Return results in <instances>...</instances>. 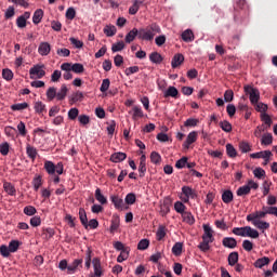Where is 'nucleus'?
Here are the masks:
<instances>
[{"label": "nucleus", "instance_id": "6e6552de", "mask_svg": "<svg viewBox=\"0 0 277 277\" xmlns=\"http://www.w3.org/2000/svg\"><path fill=\"white\" fill-rule=\"evenodd\" d=\"M267 215L265 214V212L262 211H255L251 214L247 215V222H259L261 220H264V217H266Z\"/></svg>", "mask_w": 277, "mask_h": 277}, {"label": "nucleus", "instance_id": "412c9836", "mask_svg": "<svg viewBox=\"0 0 277 277\" xmlns=\"http://www.w3.org/2000/svg\"><path fill=\"white\" fill-rule=\"evenodd\" d=\"M124 159H127V155L122 151L115 153L110 156L113 163H120V161H124Z\"/></svg>", "mask_w": 277, "mask_h": 277}, {"label": "nucleus", "instance_id": "de8ad7c7", "mask_svg": "<svg viewBox=\"0 0 277 277\" xmlns=\"http://www.w3.org/2000/svg\"><path fill=\"white\" fill-rule=\"evenodd\" d=\"M3 188L6 192V194H9V196H14L16 194V188H14V185H12V183L5 182L3 184Z\"/></svg>", "mask_w": 277, "mask_h": 277}, {"label": "nucleus", "instance_id": "f03ea898", "mask_svg": "<svg viewBox=\"0 0 277 277\" xmlns=\"http://www.w3.org/2000/svg\"><path fill=\"white\" fill-rule=\"evenodd\" d=\"M43 168L50 176H54L55 172L58 175L64 174V163L58 162L56 166L51 160H45Z\"/></svg>", "mask_w": 277, "mask_h": 277}, {"label": "nucleus", "instance_id": "13d9d810", "mask_svg": "<svg viewBox=\"0 0 277 277\" xmlns=\"http://www.w3.org/2000/svg\"><path fill=\"white\" fill-rule=\"evenodd\" d=\"M220 127L225 133H230V131H233V126L228 121H221Z\"/></svg>", "mask_w": 277, "mask_h": 277}, {"label": "nucleus", "instance_id": "b1692460", "mask_svg": "<svg viewBox=\"0 0 277 277\" xmlns=\"http://www.w3.org/2000/svg\"><path fill=\"white\" fill-rule=\"evenodd\" d=\"M269 263V258L267 256H263V258H260L258 259L255 262H254V267H256L258 269H263V267H265V265H267Z\"/></svg>", "mask_w": 277, "mask_h": 277}, {"label": "nucleus", "instance_id": "c756f323", "mask_svg": "<svg viewBox=\"0 0 277 277\" xmlns=\"http://www.w3.org/2000/svg\"><path fill=\"white\" fill-rule=\"evenodd\" d=\"M118 29L114 25H106L104 27V34L107 38H113L115 34H117Z\"/></svg>", "mask_w": 277, "mask_h": 277}, {"label": "nucleus", "instance_id": "473e14b6", "mask_svg": "<svg viewBox=\"0 0 277 277\" xmlns=\"http://www.w3.org/2000/svg\"><path fill=\"white\" fill-rule=\"evenodd\" d=\"M132 119L137 120V118H144V110H142V107L140 106H134L132 108Z\"/></svg>", "mask_w": 277, "mask_h": 277}, {"label": "nucleus", "instance_id": "ddd939ff", "mask_svg": "<svg viewBox=\"0 0 277 277\" xmlns=\"http://www.w3.org/2000/svg\"><path fill=\"white\" fill-rule=\"evenodd\" d=\"M184 62H185V56L181 53H177L173 56L171 61V66L172 68H179V66H181V64H183Z\"/></svg>", "mask_w": 277, "mask_h": 277}, {"label": "nucleus", "instance_id": "f257e3e1", "mask_svg": "<svg viewBox=\"0 0 277 277\" xmlns=\"http://www.w3.org/2000/svg\"><path fill=\"white\" fill-rule=\"evenodd\" d=\"M157 34H161V27L154 23L146 28H141L138 30V39L150 42L155 39V36H157Z\"/></svg>", "mask_w": 277, "mask_h": 277}, {"label": "nucleus", "instance_id": "a18cd8bd", "mask_svg": "<svg viewBox=\"0 0 277 277\" xmlns=\"http://www.w3.org/2000/svg\"><path fill=\"white\" fill-rule=\"evenodd\" d=\"M172 252L175 256H181V254H183V243L182 242H176L173 247H172Z\"/></svg>", "mask_w": 277, "mask_h": 277}, {"label": "nucleus", "instance_id": "c85d7f7f", "mask_svg": "<svg viewBox=\"0 0 277 277\" xmlns=\"http://www.w3.org/2000/svg\"><path fill=\"white\" fill-rule=\"evenodd\" d=\"M273 142H274V136L272 135V133L263 134L262 140H261L262 146H269V145H272Z\"/></svg>", "mask_w": 277, "mask_h": 277}, {"label": "nucleus", "instance_id": "39448f33", "mask_svg": "<svg viewBox=\"0 0 277 277\" xmlns=\"http://www.w3.org/2000/svg\"><path fill=\"white\" fill-rule=\"evenodd\" d=\"M93 269L94 272L89 275V277H103L105 274V271L103 269V266L101 265V259L94 258L92 260Z\"/></svg>", "mask_w": 277, "mask_h": 277}, {"label": "nucleus", "instance_id": "49530a36", "mask_svg": "<svg viewBox=\"0 0 277 277\" xmlns=\"http://www.w3.org/2000/svg\"><path fill=\"white\" fill-rule=\"evenodd\" d=\"M118 228H120V217L115 216V217L111 220L110 233H116V230H118Z\"/></svg>", "mask_w": 277, "mask_h": 277}, {"label": "nucleus", "instance_id": "09e8293b", "mask_svg": "<svg viewBox=\"0 0 277 277\" xmlns=\"http://www.w3.org/2000/svg\"><path fill=\"white\" fill-rule=\"evenodd\" d=\"M124 47H127V45L124 44V41H119V42L114 43V44L111 45V51H113V53H118V52H120V51H123Z\"/></svg>", "mask_w": 277, "mask_h": 277}, {"label": "nucleus", "instance_id": "c9c22d12", "mask_svg": "<svg viewBox=\"0 0 277 277\" xmlns=\"http://www.w3.org/2000/svg\"><path fill=\"white\" fill-rule=\"evenodd\" d=\"M48 101H54L57 98V89L55 87H50L47 91Z\"/></svg>", "mask_w": 277, "mask_h": 277}, {"label": "nucleus", "instance_id": "bf43d9fd", "mask_svg": "<svg viewBox=\"0 0 277 277\" xmlns=\"http://www.w3.org/2000/svg\"><path fill=\"white\" fill-rule=\"evenodd\" d=\"M79 101H83V93L80 91H77L71 95L70 103H79Z\"/></svg>", "mask_w": 277, "mask_h": 277}, {"label": "nucleus", "instance_id": "5fc2aeb1", "mask_svg": "<svg viewBox=\"0 0 277 277\" xmlns=\"http://www.w3.org/2000/svg\"><path fill=\"white\" fill-rule=\"evenodd\" d=\"M128 259H129V249H124L118 255L117 263H123V261H127Z\"/></svg>", "mask_w": 277, "mask_h": 277}, {"label": "nucleus", "instance_id": "864d4df0", "mask_svg": "<svg viewBox=\"0 0 277 277\" xmlns=\"http://www.w3.org/2000/svg\"><path fill=\"white\" fill-rule=\"evenodd\" d=\"M32 185H34L35 192H38V189H40V187H42V176L38 175V176L34 177Z\"/></svg>", "mask_w": 277, "mask_h": 277}, {"label": "nucleus", "instance_id": "338daca9", "mask_svg": "<svg viewBox=\"0 0 277 277\" xmlns=\"http://www.w3.org/2000/svg\"><path fill=\"white\" fill-rule=\"evenodd\" d=\"M150 241L148 239H142L137 245V250H148Z\"/></svg>", "mask_w": 277, "mask_h": 277}, {"label": "nucleus", "instance_id": "6ab92c4d", "mask_svg": "<svg viewBox=\"0 0 277 277\" xmlns=\"http://www.w3.org/2000/svg\"><path fill=\"white\" fill-rule=\"evenodd\" d=\"M26 154L31 159V161H36V157H38V149L36 147L27 144L26 145Z\"/></svg>", "mask_w": 277, "mask_h": 277}, {"label": "nucleus", "instance_id": "680f3d73", "mask_svg": "<svg viewBox=\"0 0 277 277\" xmlns=\"http://www.w3.org/2000/svg\"><path fill=\"white\" fill-rule=\"evenodd\" d=\"M253 175L255 176V179H265V171L263 170V168L258 167L255 168V170H253Z\"/></svg>", "mask_w": 277, "mask_h": 277}, {"label": "nucleus", "instance_id": "603ef678", "mask_svg": "<svg viewBox=\"0 0 277 277\" xmlns=\"http://www.w3.org/2000/svg\"><path fill=\"white\" fill-rule=\"evenodd\" d=\"M246 229H247V226H245V227H234L232 233L234 235H237L238 237H246Z\"/></svg>", "mask_w": 277, "mask_h": 277}, {"label": "nucleus", "instance_id": "a211bd4d", "mask_svg": "<svg viewBox=\"0 0 277 277\" xmlns=\"http://www.w3.org/2000/svg\"><path fill=\"white\" fill-rule=\"evenodd\" d=\"M251 224H253L255 228H259V230H262V233L269 228V223L266 221H251Z\"/></svg>", "mask_w": 277, "mask_h": 277}, {"label": "nucleus", "instance_id": "a19ab883", "mask_svg": "<svg viewBox=\"0 0 277 277\" xmlns=\"http://www.w3.org/2000/svg\"><path fill=\"white\" fill-rule=\"evenodd\" d=\"M226 153L230 159H235V157H237V149H235V146H233L230 143L226 145Z\"/></svg>", "mask_w": 277, "mask_h": 277}, {"label": "nucleus", "instance_id": "bb28decb", "mask_svg": "<svg viewBox=\"0 0 277 277\" xmlns=\"http://www.w3.org/2000/svg\"><path fill=\"white\" fill-rule=\"evenodd\" d=\"M79 220L84 228L88 229V213H85V209H79Z\"/></svg>", "mask_w": 277, "mask_h": 277}, {"label": "nucleus", "instance_id": "69168bd1", "mask_svg": "<svg viewBox=\"0 0 277 277\" xmlns=\"http://www.w3.org/2000/svg\"><path fill=\"white\" fill-rule=\"evenodd\" d=\"M253 106L258 111H260V114H265V111H267V104L258 102L256 104H253Z\"/></svg>", "mask_w": 277, "mask_h": 277}, {"label": "nucleus", "instance_id": "2f4dec72", "mask_svg": "<svg viewBox=\"0 0 277 277\" xmlns=\"http://www.w3.org/2000/svg\"><path fill=\"white\" fill-rule=\"evenodd\" d=\"M234 195L233 190H224L222 194V200L225 205H230V201L233 200Z\"/></svg>", "mask_w": 277, "mask_h": 277}, {"label": "nucleus", "instance_id": "ea45409f", "mask_svg": "<svg viewBox=\"0 0 277 277\" xmlns=\"http://www.w3.org/2000/svg\"><path fill=\"white\" fill-rule=\"evenodd\" d=\"M27 107H29L27 102L11 105L12 111H23V109H27Z\"/></svg>", "mask_w": 277, "mask_h": 277}, {"label": "nucleus", "instance_id": "f3484780", "mask_svg": "<svg viewBox=\"0 0 277 277\" xmlns=\"http://www.w3.org/2000/svg\"><path fill=\"white\" fill-rule=\"evenodd\" d=\"M272 151L271 150H263V151H258L250 154L251 159H267V157H272Z\"/></svg>", "mask_w": 277, "mask_h": 277}, {"label": "nucleus", "instance_id": "cd10ccee", "mask_svg": "<svg viewBox=\"0 0 277 277\" xmlns=\"http://www.w3.org/2000/svg\"><path fill=\"white\" fill-rule=\"evenodd\" d=\"M95 199L100 205H107V197L101 192V188L95 189Z\"/></svg>", "mask_w": 277, "mask_h": 277}, {"label": "nucleus", "instance_id": "9d476101", "mask_svg": "<svg viewBox=\"0 0 277 277\" xmlns=\"http://www.w3.org/2000/svg\"><path fill=\"white\" fill-rule=\"evenodd\" d=\"M196 140H198V132H196V131L190 132L187 135L186 141L183 144V147L186 150L189 149V146H192V144H194L196 142Z\"/></svg>", "mask_w": 277, "mask_h": 277}, {"label": "nucleus", "instance_id": "72a5a7b5", "mask_svg": "<svg viewBox=\"0 0 277 277\" xmlns=\"http://www.w3.org/2000/svg\"><path fill=\"white\" fill-rule=\"evenodd\" d=\"M169 96L176 98V96H179V90L175 87H169L164 92V98H168Z\"/></svg>", "mask_w": 277, "mask_h": 277}, {"label": "nucleus", "instance_id": "0eeeda50", "mask_svg": "<svg viewBox=\"0 0 277 277\" xmlns=\"http://www.w3.org/2000/svg\"><path fill=\"white\" fill-rule=\"evenodd\" d=\"M203 235H202V241H211L213 243L214 238H213V229L211 226L203 224Z\"/></svg>", "mask_w": 277, "mask_h": 277}, {"label": "nucleus", "instance_id": "4468645a", "mask_svg": "<svg viewBox=\"0 0 277 277\" xmlns=\"http://www.w3.org/2000/svg\"><path fill=\"white\" fill-rule=\"evenodd\" d=\"M110 200L115 207V209H118L120 211H122V209H124V200H122V198H120L119 196H111Z\"/></svg>", "mask_w": 277, "mask_h": 277}, {"label": "nucleus", "instance_id": "423d86ee", "mask_svg": "<svg viewBox=\"0 0 277 277\" xmlns=\"http://www.w3.org/2000/svg\"><path fill=\"white\" fill-rule=\"evenodd\" d=\"M182 194L184 195V197H182V202H185V203L189 202V198L194 200L198 196L196 195V190H194L189 186H183Z\"/></svg>", "mask_w": 277, "mask_h": 277}, {"label": "nucleus", "instance_id": "e2e57ef3", "mask_svg": "<svg viewBox=\"0 0 277 277\" xmlns=\"http://www.w3.org/2000/svg\"><path fill=\"white\" fill-rule=\"evenodd\" d=\"M45 110H47V105H44L42 102L35 103V111L37 114H42Z\"/></svg>", "mask_w": 277, "mask_h": 277}, {"label": "nucleus", "instance_id": "c03bdc74", "mask_svg": "<svg viewBox=\"0 0 277 277\" xmlns=\"http://www.w3.org/2000/svg\"><path fill=\"white\" fill-rule=\"evenodd\" d=\"M18 248H21V241H18V240H11L9 242V250H10V252H12V253L18 252Z\"/></svg>", "mask_w": 277, "mask_h": 277}, {"label": "nucleus", "instance_id": "79ce46f5", "mask_svg": "<svg viewBox=\"0 0 277 277\" xmlns=\"http://www.w3.org/2000/svg\"><path fill=\"white\" fill-rule=\"evenodd\" d=\"M71 71L76 75H81V72H85V67H83V64L81 63H76L72 64Z\"/></svg>", "mask_w": 277, "mask_h": 277}, {"label": "nucleus", "instance_id": "3c124183", "mask_svg": "<svg viewBox=\"0 0 277 277\" xmlns=\"http://www.w3.org/2000/svg\"><path fill=\"white\" fill-rule=\"evenodd\" d=\"M237 196H248V194H250V186L245 185V186H240L237 192H236Z\"/></svg>", "mask_w": 277, "mask_h": 277}, {"label": "nucleus", "instance_id": "4d7b16f0", "mask_svg": "<svg viewBox=\"0 0 277 277\" xmlns=\"http://www.w3.org/2000/svg\"><path fill=\"white\" fill-rule=\"evenodd\" d=\"M2 77L5 79V81H12L14 79V72H12L11 69H3L2 70Z\"/></svg>", "mask_w": 277, "mask_h": 277}, {"label": "nucleus", "instance_id": "7ed1b4c3", "mask_svg": "<svg viewBox=\"0 0 277 277\" xmlns=\"http://www.w3.org/2000/svg\"><path fill=\"white\" fill-rule=\"evenodd\" d=\"M246 94H249V101L251 105H256L261 98V93L259 89L252 88L250 85H245Z\"/></svg>", "mask_w": 277, "mask_h": 277}, {"label": "nucleus", "instance_id": "4be33fe9", "mask_svg": "<svg viewBox=\"0 0 277 277\" xmlns=\"http://www.w3.org/2000/svg\"><path fill=\"white\" fill-rule=\"evenodd\" d=\"M138 173L141 177H144L146 174V156L142 155L140 158Z\"/></svg>", "mask_w": 277, "mask_h": 277}, {"label": "nucleus", "instance_id": "f8f14e48", "mask_svg": "<svg viewBox=\"0 0 277 277\" xmlns=\"http://www.w3.org/2000/svg\"><path fill=\"white\" fill-rule=\"evenodd\" d=\"M39 55L47 56L51 53V44L49 42H41L38 48Z\"/></svg>", "mask_w": 277, "mask_h": 277}, {"label": "nucleus", "instance_id": "20e7f679", "mask_svg": "<svg viewBox=\"0 0 277 277\" xmlns=\"http://www.w3.org/2000/svg\"><path fill=\"white\" fill-rule=\"evenodd\" d=\"M47 75L44 64H37L29 69L30 79H42Z\"/></svg>", "mask_w": 277, "mask_h": 277}, {"label": "nucleus", "instance_id": "774afa93", "mask_svg": "<svg viewBox=\"0 0 277 277\" xmlns=\"http://www.w3.org/2000/svg\"><path fill=\"white\" fill-rule=\"evenodd\" d=\"M126 205H135V200H136V197H135V194L133 193H129L127 196H126Z\"/></svg>", "mask_w": 277, "mask_h": 277}, {"label": "nucleus", "instance_id": "e433bc0d", "mask_svg": "<svg viewBox=\"0 0 277 277\" xmlns=\"http://www.w3.org/2000/svg\"><path fill=\"white\" fill-rule=\"evenodd\" d=\"M246 237H250L251 239H259V230H256L250 226H247Z\"/></svg>", "mask_w": 277, "mask_h": 277}, {"label": "nucleus", "instance_id": "5701e85b", "mask_svg": "<svg viewBox=\"0 0 277 277\" xmlns=\"http://www.w3.org/2000/svg\"><path fill=\"white\" fill-rule=\"evenodd\" d=\"M194 31L192 29H186L182 32V40L184 42H194L195 40Z\"/></svg>", "mask_w": 277, "mask_h": 277}, {"label": "nucleus", "instance_id": "7c9ffc66", "mask_svg": "<svg viewBox=\"0 0 277 277\" xmlns=\"http://www.w3.org/2000/svg\"><path fill=\"white\" fill-rule=\"evenodd\" d=\"M149 61L153 64H161L163 62V56H161L159 52H153L151 54H149Z\"/></svg>", "mask_w": 277, "mask_h": 277}, {"label": "nucleus", "instance_id": "0e129e2a", "mask_svg": "<svg viewBox=\"0 0 277 277\" xmlns=\"http://www.w3.org/2000/svg\"><path fill=\"white\" fill-rule=\"evenodd\" d=\"M24 213L25 215L31 216V215H36V213H38V210H36V207L34 206H26L24 208Z\"/></svg>", "mask_w": 277, "mask_h": 277}, {"label": "nucleus", "instance_id": "393cba45", "mask_svg": "<svg viewBox=\"0 0 277 277\" xmlns=\"http://www.w3.org/2000/svg\"><path fill=\"white\" fill-rule=\"evenodd\" d=\"M68 94V87L62 84L61 90L56 92V101H64Z\"/></svg>", "mask_w": 277, "mask_h": 277}, {"label": "nucleus", "instance_id": "58836bf2", "mask_svg": "<svg viewBox=\"0 0 277 277\" xmlns=\"http://www.w3.org/2000/svg\"><path fill=\"white\" fill-rule=\"evenodd\" d=\"M262 211L265 215H275L277 217V207L263 206Z\"/></svg>", "mask_w": 277, "mask_h": 277}, {"label": "nucleus", "instance_id": "dca6fc26", "mask_svg": "<svg viewBox=\"0 0 277 277\" xmlns=\"http://www.w3.org/2000/svg\"><path fill=\"white\" fill-rule=\"evenodd\" d=\"M43 17H44V11L42 9L36 10L32 15L34 25H40V23H42Z\"/></svg>", "mask_w": 277, "mask_h": 277}, {"label": "nucleus", "instance_id": "1a4fd4ad", "mask_svg": "<svg viewBox=\"0 0 277 277\" xmlns=\"http://www.w3.org/2000/svg\"><path fill=\"white\" fill-rule=\"evenodd\" d=\"M79 267H83V259H76L67 267V274H75Z\"/></svg>", "mask_w": 277, "mask_h": 277}, {"label": "nucleus", "instance_id": "9b49d317", "mask_svg": "<svg viewBox=\"0 0 277 277\" xmlns=\"http://www.w3.org/2000/svg\"><path fill=\"white\" fill-rule=\"evenodd\" d=\"M222 245L224 248H229V250H235L237 248V239L233 237H225L222 240Z\"/></svg>", "mask_w": 277, "mask_h": 277}, {"label": "nucleus", "instance_id": "a878e982", "mask_svg": "<svg viewBox=\"0 0 277 277\" xmlns=\"http://www.w3.org/2000/svg\"><path fill=\"white\" fill-rule=\"evenodd\" d=\"M227 261H228V265H230V267L237 265V263L239 262V253L236 251L229 253Z\"/></svg>", "mask_w": 277, "mask_h": 277}, {"label": "nucleus", "instance_id": "8fccbe9b", "mask_svg": "<svg viewBox=\"0 0 277 277\" xmlns=\"http://www.w3.org/2000/svg\"><path fill=\"white\" fill-rule=\"evenodd\" d=\"M239 150H241V153H250V150H252V146L250 143L242 141L239 143Z\"/></svg>", "mask_w": 277, "mask_h": 277}, {"label": "nucleus", "instance_id": "2eb2a0df", "mask_svg": "<svg viewBox=\"0 0 277 277\" xmlns=\"http://www.w3.org/2000/svg\"><path fill=\"white\" fill-rule=\"evenodd\" d=\"M182 220L189 226H194V224H196V217H194V214H192L189 211H186L182 214Z\"/></svg>", "mask_w": 277, "mask_h": 277}, {"label": "nucleus", "instance_id": "aec40b11", "mask_svg": "<svg viewBox=\"0 0 277 277\" xmlns=\"http://www.w3.org/2000/svg\"><path fill=\"white\" fill-rule=\"evenodd\" d=\"M137 36L140 37V30H137V28H133L132 30H130L127 36H126V42L128 44H131V42H133V40H135V38H137Z\"/></svg>", "mask_w": 277, "mask_h": 277}, {"label": "nucleus", "instance_id": "4c0bfd02", "mask_svg": "<svg viewBox=\"0 0 277 277\" xmlns=\"http://www.w3.org/2000/svg\"><path fill=\"white\" fill-rule=\"evenodd\" d=\"M174 209H175L176 213H180L181 215H183V213L187 212V211H185L187 209V206L185 203H183L182 201H176L174 203Z\"/></svg>", "mask_w": 277, "mask_h": 277}, {"label": "nucleus", "instance_id": "37998d69", "mask_svg": "<svg viewBox=\"0 0 277 277\" xmlns=\"http://www.w3.org/2000/svg\"><path fill=\"white\" fill-rule=\"evenodd\" d=\"M209 243H212L211 240H202V242L198 245V249L201 252H209L211 250V246H209Z\"/></svg>", "mask_w": 277, "mask_h": 277}, {"label": "nucleus", "instance_id": "6e6d98bb", "mask_svg": "<svg viewBox=\"0 0 277 277\" xmlns=\"http://www.w3.org/2000/svg\"><path fill=\"white\" fill-rule=\"evenodd\" d=\"M261 120L265 123L264 127H267V129L272 127V117H269V115H267L266 113H262Z\"/></svg>", "mask_w": 277, "mask_h": 277}, {"label": "nucleus", "instance_id": "f704fd0d", "mask_svg": "<svg viewBox=\"0 0 277 277\" xmlns=\"http://www.w3.org/2000/svg\"><path fill=\"white\" fill-rule=\"evenodd\" d=\"M142 1L138 0H134L133 5L130 6L129 9V14H131L132 16H135V14H137V12H140V5H142Z\"/></svg>", "mask_w": 277, "mask_h": 277}, {"label": "nucleus", "instance_id": "052dcab7", "mask_svg": "<svg viewBox=\"0 0 277 277\" xmlns=\"http://www.w3.org/2000/svg\"><path fill=\"white\" fill-rule=\"evenodd\" d=\"M150 161H151V163H155L156 166L158 163H161V155H159V153H157V151H153L150 154Z\"/></svg>", "mask_w": 277, "mask_h": 277}]
</instances>
